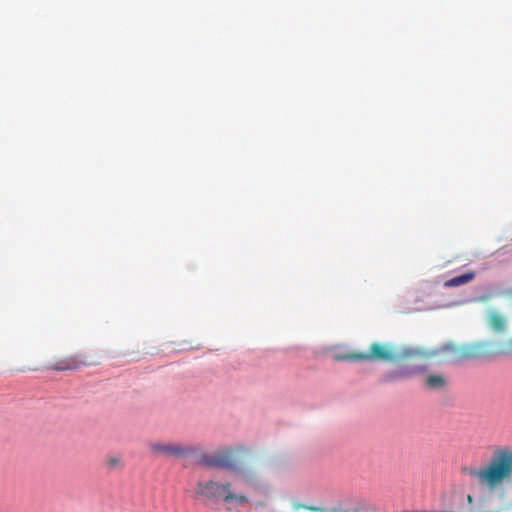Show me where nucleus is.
Segmentation results:
<instances>
[{"label":"nucleus","instance_id":"f257e3e1","mask_svg":"<svg viewBox=\"0 0 512 512\" xmlns=\"http://www.w3.org/2000/svg\"><path fill=\"white\" fill-rule=\"evenodd\" d=\"M469 474L481 485L496 489L512 474V452L500 450L486 467L471 469Z\"/></svg>","mask_w":512,"mask_h":512},{"label":"nucleus","instance_id":"f03ea898","mask_svg":"<svg viewBox=\"0 0 512 512\" xmlns=\"http://www.w3.org/2000/svg\"><path fill=\"white\" fill-rule=\"evenodd\" d=\"M432 353L416 348H402L401 359L398 362L402 364L393 372L388 374L386 381H395L402 378H409L428 370V360Z\"/></svg>","mask_w":512,"mask_h":512},{"label":"nucleus","instance_id":"7ed1b4c3","mask_svg":"<svg viewBox=\"0 0 512 512\" xmlns=\"http://www.w3.org/2000/svg\"><path fill=\"white\" fill-rule=\"evenodd\" d=\"M402 348L391 343L374 342L367 352L338 353L334 356L337 361L351 362H398L401 359Z\"/></svg>","mask_w":512,"mask_h":512},{"label":"nucleus","instance_id":"20e7f679","mask_svg":"<svg viewBox=\"0 0 512 512\" xmlns=\"http://www.w3.org/2000/svg\"><path fill=\"white\" fill-rule=\"evenodd\" d=\"M196 493L211 501L223 500L227 504L236 503L237 505H245L248 498L244 494H236L230 491V484H220L215 481L199 482Z\"/></svg>","mask_w":512,"mask_h":512},{"label":"nucleus","instance_id":"39448f33","mask_svg":"<svg viewBox=\"0 0 512 512\" xmlns=\"http://www.w3.org/2000/svg\"><path fill=\"white\" fill-rule=\"evenodd\" d=\"M100 362L97 358L88 356L83 353H77L74 355H68L57 359L53 363L49 364L47 369L63 372L78 370L83 366L98 365Z\"/></svg>","mask_w":512,"mask_h":512},{"label":"nucleus","instance_id":"423d86ee","mask_svg":"<svg viewBox=\"0 0 512 512\" xmlns=\"http://www.w3.org/2000/svg\"><path fill=\"white\" fill-rule=\"evenodd\" d=\"M236 450L224 448L212 454L203 455L200 463L207 467L234 469L236 467Z\"/></svg>","mask_w":512,"mask_h":512},{"label":"nucleus","instance_id":"0eeeda50","mask_svg":"<svg viewBox=\"0 0 512 512\" xmlns=\"http://www.w3.org/2000/svg\"><path fill=\"white\" fill-rule=\"evenodd\" d=\"M149 447L154 454L177 458L192 455L197 451L193 446H186L179 443L153 442L150 443Z\"/></svg>","mask_w":512,"mask_h":512},{"label":"nucleus","instance_id":"6e6552de","mask_svg":"<svg viewBox=\"0 0 512 512\" xmlns=\"http://www.w3.org/2000/svg\"><path fill=\"white\" fill-rule=\"evenodd\" d=\"M489 344L486 342H477L466 346L463 350V356L466 358H480L488 353Z\"/></svg>","mask_w":512,"mask_h":512},{"label":"nucleus","instance_id":"1a4fd4ad","mask_svg":"<svg viewBox=\"0 0 512 512\" xmlns=\"http://www.w3.org/2000/svg\"><path fill=\"white\" fill-rule=\"evenodd\" d=\"M487 322L490 328L496 333H502L506 328V318L497 311L489 313Z\"/></svg>","mask_w":512,"mask_h":512},{"label":"nucleus","instance_id":"9d476101","mask_svg":"<svg viewBox=\"0 0 512 512\" xmlns=\"http://www.w3.org/2000/svg\"><path fill=\"white\" fill-rule=\"evenodd\" d=\"M475 276H476L475 272L470 271V272L464 273L459 276H455V277L445 281L444 286L446 288L462 286V285L467 284V283L471 282L472 280H474Z\"/></svg>","mask_w":512,"mask_h":512},{"label":"nucleus","instance_id":"9b49d317","mask_svg":"<svg viewBox=\"0 0 512 512\" xmlns=\"http://www.w3.org/2000/svg\"><path fill=\"white\" fill-rule=\"evenodd\" d=\"M425 385L429 389H441L446 385V379L441 374H432L425 378Z\"/></svg>","mask_w":512,"mask_h":512},{"label":"nucleus","instance_id":"f8f14e48","mask_svg":"<svg viewBox=\"0 0 512 512\" xmlns=\"http://www.w3.org/2000/svg\"><path fill=\"white\" fill-rule=\"evenodd\" d=\"M104 464L108 470H115L122 467V459L116 455H108L104 460Z\"/></svg>","mask_w":512,"mask_h":512},{"label":"nucleus","instance_id":"ddd939ff","mask_svg":"<svg viewBox=\"0 0 512 512\" xmlns=\"http://www.w3.org/2000/svg\"><path fill=\"white\" fill-rule=\"evenodd\" d=\"M302 508L311 511V512H324L325 509L317 506H309V505H303Z\"/></svg>","mask_w":512,"mask_h":512},{"label":"nucleus","instance_id":"4468645a","mask_svg":"<svg viewBox=\"0 0 512 512\" xmlns=\"http://www.w3.org/2000/svg\"><path fill=\"white\" fill-rule=\"evenodd\" d=\"M507 354H512V339L508 340L506 343V349L504 351Z\"/></svg>","mask_w":512,"mask_h":512}]
</instances>
